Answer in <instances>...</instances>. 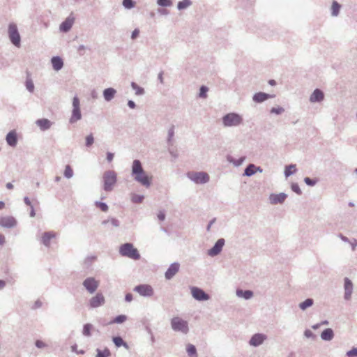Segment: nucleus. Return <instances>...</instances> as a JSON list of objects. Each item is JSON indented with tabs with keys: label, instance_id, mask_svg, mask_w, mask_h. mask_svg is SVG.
<instances>
[{
	"label": "nucleus",
	"instance_id": "nucleus-1",
	"mask_svg": "<svg viewBox=\"0 0 357 357\" xmlns=\"http://www.w3.org/2000/svg\"><path fill=\"white\" fill-rule=\"evenodd\" d=\"M132 174L136 181L145 187H149L151 183L152 176H149L144 170L139 160H135L132 166Z\"/></svg>",
	"mask_w": 357,
	"mask_h": 357
},
{
	"label": "nucleus",
	"instance_id": "nucleus-2",
	"mask_svg": "<svg viewBox=\"0 0 357 357\" xmlns=\"http://www.w3.org/2000/svg\"><path fill=\"white\" fill-rule=\"evenodd\" d=\"M119 252L122 256L127 257L134 260H137L140 258V255L137 249L134 248L133 245L129 243L123 244L120 247Z\"/></svg>",
	"mask_w": 357,
	"mask_h": 357
},
{
	"label": "nucleus",
	"instance_id": "nucleus-3",
	"mask_svg": "<svg viewBox=\"0 0 357 357\" xmlns=\"http://www.w3.org/2000/svg\"><path fill=\"white\" fill-rule=\"evenodd\" d=\"M243 123V117L235 112L225 114V126H238Z\"/></svg>",
	"mask_w": 357,
	"mask_h": 357
},
{
	"label": "nucleus",
	"instance_id": "nucleus-4",
	"mask_svg": "<svg viewBox=\"0 0 357 357\" xmlns=\"http://www.w3.org/2000/svg\"><path fill=\"white\" fill-rule=\"evenodd\" d=\"M172 328L174 331L187 333L188 331V322L180 317H174L171 321Z\"/></svg>",
	"mask_w": 357,
	"mask_h": 357
},
{
	"label": "nucleus",
	"instance_id": "nucleus-5",
	"mask_svg": "<svg viewBox=\"0 0 357 357\" xmlns=\"http://www.w3.org/2000/svg\"><path fill=\"white\" fill-rule=\"evenodd\" d=\"M188 176L190 180L198 184L205 183L209 180L208 174L203 172H190L188 173Z\"/></svg>",
	"mask_w": 357,
	"mask_h": 357
},
{
	"label": "nucleus",
	"instance_id": "nucleus-6",
	"mask_svg": "<svg viewBox=\"0 0 357 357\" xmlns=\"http://www.w3.org/2000/svg\"><path fill=\"white\" fill-rule=\"evenodd\" d=\"M104 188L107 191L112 190V186L116 181V174L114 172H107L105 173L104 176Z\"/></svg>",
	"mask_w": 357,
	"mask_h": 357
},
{
	"label": "nucleus",
	"instance_id": "nucleus-7",
	"mask_svg": "<svg viewBox=\"0 0 357 357\" xmlns=\"http://www.w3.org/2000/svg\"><path fill=\"white\" fill-rule=\"evenodd\" d=\"M8 34L11 42L15 45L19 47L20 44V36L15 24H11L9 25Z\"/></svg>",
	"mask_w": 357,
	"mask_h": 357
},
{
	"label": "nucleus",
	"instance_id": "nucleus-8",
	"mask_svg": "<svg viewBox=\"0 0 357 357\" xmlns=\"http://www.w3.org/2000/svg\"><path fill=\"white\" fill-rule=\"evenodd\" d=\"M267 336L263 333L254 334L249 340V344L255 347H257L263 344L266 340Z\"/></svg>",
	"mask_w": 357,
	"mask_h": 357
},
{
	"label": "nucleus",
	"instance_id": "nucleus-9",
	"mask_svg": "<svg viewBox=\"0 0 357 357\" xmlns=\"http://www.w3.org/2000/svg\"><path fill=\"white\" fill-rule=\"evenodd\" d=\"M134 290L143 296H151L153 294V289L149 284H140L136 286Z\"/></svg>",
	"mask_w": 357,
	"mask_h": 357
},
{
	"label": "nucleus",
	"instance_id": "nucleus-10",
	"mask_svg": "<svg viewBox=\"0 0 357 357\" xmlns=\"http://www.w3.org/2000/svg\"><path fill=\"white\" fill-rule=\"evenodd\" d=\"M287 197V195L284 192L278 194L272 193L269 195V202L271 204L275 205L278 204H283Z\"/></svg>",
	"mask_w": 357,
	"mask_h": 357
},
{
	"label": "nucleus",
	"instance_id": "nucleus-11",
	"mask_svg": "<svg viewBox=\"0 0 357 357\" xmlns=\"http://www.w3.org/2000/svg\"><path fill=\"white\" fill-rule=\"evenodd\" d=\"M274 94H269L265 92H257L252 96V100L255 103H262L266 100L275 98Z\"/></svg>",
	"mask_w": 357,
	"mask_h": 357
},
{
	"label": "nucleus",
	"instance_id": "nucleus-12",
	"mask_svg": "<svg viewBox=\"0 0 357 357\" xmlns=\"http://www.w3.org/2000/svg\"><path fill=\"white\" fill-rule=\"evenodd\" d=\"M344 298L346 301H349L351 298V294L353 293V283L351 280L348 278H344Z\"/></svg>",
	"mask_w": 357,
	"mask_h": 357
},
{
	"label": "nucleus",
	"instance_id": "nucleus-13",
	"mask_svg": "<svg viewBox=\"0 0 357 357\" xmlns=\"http://www.w3.org/2000/svg\"><path fill=\"white\" fill-rule=\"evenodd\" d=\"M83 285L88 290V291L92 294L98 287L99 282L93 278H88L84 281Z\"/></svg>",
	"mask_w": 357,
	"mask_h": 357
},
{
	"label": "nucleus",
	"instance_id": "nucleus-14",
	"mask_svg": "<svg viewBox=\"0 0 357 357\" xmlns=\"http://www.w3.org/2000/svg\"><path fill=\"white\" fill-rule=\"evenodd\" d=\"M17 225V221L13 216H4L0 218V225L6 227H14Z\"/></svg>",
	"mask_w": 357,
	"mask_h": 357
},
{
	"label": "nucleus",
	"instance_id": "nucleus-15",
	"mask_svg": "<svg viewBox=\"0 0 357 357\" xmlns=\"http://www.w3.org/2000/svg\"><path fill=\"white\" fill-rule=\"evenodd\" d=\"M191 293L192 296L198 301H206L208 299V296L203 290L197 287H192Z\"/></svg>",
	"mask_w": 357,
	"mask_h": 357
},
{
	"label": "nucleus",
	"instance_id": "nucleus-16",
	"mask_svg": "<svg viewBox=\"0 0 357 357\" xmlns=\"http://www.w3.org/2000/svg\"><path fill=\"white\" fill-rule=\"evenodd\" d=\"M324 99V92L319 89H316L314 90L310 96V102H321Z\"/></svg>",
	"mask_w": 357,
	"mask_h": 357
},
{
	"label": "nucleus",
	"instance_id": "nucleus-17",
	"mask_svg": "<svg viewBox=\"0 0 357 357\" xmlns=\"http://www.w3.org/2000/svg\"><path fill=\"white\" fill-rule=\"evenodd\" d=\"M105 303V298L102 294H97L90 300V306L91 307H97L102 305Z\"/></svg>",
	"mask_w": 357,
	"mask_h": 357
},
{
	"label": "nucleus",
	"instance_id": "nucleus-18",
	"mask_svg": "<svg viewBox=\"0 0 357 357\" xmlns=\"http://www.w3.org/2000/svg\"><path fill=\"white\" fill-rule=\"evenodd\" d=\"M180 265L178 263H174L170 265L169 268L165 273V278L167 280L173 278L179 271Z\"/></svg>",
	"mask_w": 357,
	"mask_h": 357
},
{
	"label": "nucleus",
	"instance_id": "nucleus-19",
	"mask_svg": "<svg viewBox=\"0 0 357 357\" xmlns=\"http://www.w3.org/2000/svg\"><path fill=\"white\" fill-rule=\"evenodd\" d=\"M74 21L75 18L73 17L70 16L67 17L66 20L60 25V30L63 32L68 31L71 29Z\"/></svg>",
	"mask_w": 357,
	"mask_h": 357
},
{
	"label": "nucleus",
	"instance_id": "nucleus-20",
	"mask_svg": "<svg viewBox=\"0 0 357 357\" xmlns=\"http://www.w3.org/2000/svg\"><path fill=\"white\" fill-rule=\"evenodd\" d=\"M222 246L223 239H219L214 247L208 250V254L212 257L218 255L221 251Z\"/></svg>",
	"mask_w": 357,
	"mask_h": 357
},
{
	"label": "nucleus",
	"instance_id": "nucleus-21",
	"mask_svg": "<svg viewBox=\"0 0 357 357\" xmlns=\"http://www.w3.org/2000/svg\"><path fill=\"white\" fill-rule=\"evenodd\" d=\"M334 337V332L332 328L324 329L321 333V338L324 341H331Z\"/></svg>",
	"mask_w": 357,
	"mask_h": 357
},
{
	"label": "nucleus",
	"instance_id": "nucleus-22",
	"mask_svg": "<svg viewBox=\"0 0 357 357\" xmlns=\"http://www.w3.org/2000/svg\"><path fill=\"white\" fill-rule=\"evenodd\" d=\"M56 237V233L54 231L45 232L42 236V243L45 246H49L50 241Z\"/></svg>",
	"mask_w": 357,
	"mask_h": 357
},
{
	"label": "nucleus",
	"instance_id": "nucleus-23",
	"mask_svg": "<svg viewBox=\"0 0 357 357\" xmlns=\"http://www.w3.org/2000/svg\"><path fill=\"white\" fill-rule=\"evenodd\" d=\"M6 142L11 146H15L17 142V133L15 130L9 132L6 136Z\"/></svg>",
	"mask_w": 357,
	"mask_h": 357
},
{
	"label": "nucleus",
	"instance_id": "nucleus-24",
	"mask_svg": "<svg viewBox=\"0 0 357 357\" xmlns=\"http://www.w3.org/2000/svg\"><path fill=\"white\" fill-rule=\"evenodd\" d=\"M236 295L245 300H249L253 296V292L251 290H243L238 289L236 290Z\"/></svg>",
	"mask_w": 357,
	"mask_h": 357
},
{
	"label": "nucleus",
	"instance_id": "nucleus-25",
	"mask_svg": "<svg viewBox=\"0 0 357 357\" xmlns=\"http://www.w3.org/2000/svg\"><path fill=\"white\" fill-rule=\"evenodd\" d=\"M36 124L43 130H45L50 128L51 126V122L46 119H38L36 121Z\"/></svg>",
	"mask_w": 357,
	"mask_h": 357
},
{
	"label": "nucleus",
	"instance_id": "nucleus-26",
	"mask_svg": "<svg viewBox=\"0 0 357 357\" xmlns=\"http://www.w3.org/2000/svg\"><path fill=\"white\" fill-rule=\"evenodd\" d=\"M227 160L228 162H229L231 163H233V165L235 167H239L245 161V156H242V157H240L238 159L235 160L234 158H233L232 156L228 155L227 156Z\"/></svg>",
	"mask_w": 357,
	"mask_h": 357
},
{
	"label": "nucleus",
	"instance_id": "nucleus-27",
	"mask_svg": "<svg viewBox=\"0 0 357 357\" xmlns=\"http://www.w3.org/2000/svg\"><path fill=\"white\" fill-rule=\"evenodd\" d=\"M341 7V4L336 1H333L331 6V15L333 17L337 16L340 13Z\"/></svg>",
	"mask_w": 357,
	"mask_h": 357
},
{
	"label": "nucleus",
	"instance_id": "nucleus-28",
	"mask_svg": "<svg viewBox=\"0 0 357 357\" xmlns=\"http://www.w3.org/2000/svg\"><path fill=\"white\" fill-rule=\"evenodd\" d=\"M82 117L80 108H73L72 111V116L70 119V123L76 122Z\"/></svg>",
	"mask_w": 357,
	"mask_h": 357
},
{
	"label": "nucleus",
	"instance_id": "nucleus-29",
	"mask_svg": "<svg viewBox=\"0 0 357 357\" xmlns=\"http://www.w3.org/2000/svg\"><path fill=\"white\" fill-rule=\"evenodd\" d=\"M52 63L54 69L56 70H59L63 67V61L58 56L52 59Z\"/></svg>",
	"mask_w": 357,
	"mask_h": 357
},
{
	"label": "nucleus",
	"instance_id": "nucleus-30",
	"mask_svg": "<svg viewBox=\"0 0 357 357\" xmlns=\"http://www.w3.org/2000/svg\"><path fill=\"white\" fill-rule=\"evenodd\" d=\"M115 93L116 90L112 88L106 89L103 92L104 98L107 101L111 100L114 98Z\"/></svg>",
	"mask_w": 357,
	"mask_h": 357
},
{
	"label": "nucleus",
	"instance_id": "nucleus-31",
	"mask_svg": "<svg viewBox=\"0 0 357 357\" xmlns=\"http://www.w3.org/2000/svg\"><path fill=\"white\" fill-rule=\"evenodd\" d=\"M314 304V300L312 298H307L304 301L299 303L298 306L301 310H305L307 308L312 306Z\"/></svg>",
	"mask_w": 357,
	"mask_h": 357
},
{
	"label": "nucleus",
	"instance_id": "nucleus-32",
	"mask_svg": "<svg viewBox=\"0 0 357 357\" xmlns=\"http://www.w3.org/2000/svg\"><path fill=\"white\" fill-rule=\"evenodd\" d=\"M296 171V165L291 164L285 167L284 176L287 178L294 174Z\"/></svg>",
	"mask_w": 357,
	"mask_h": 357
},
{
	"label": "nucleus",
	"instance_id": "nucleus-33",
	"mask_svg": "<svg viewBox=\"0 0 357 357\" xmlns=\"http://www.w3.org/2000/svg\"><path fill=\"white\" fill-rule=\"evenodd\" d=\"M255 165L254 164H249L245 169L244 172L243 174L245 176H252L255 174V170L254 169Z\"/></svg>",
	"mask_w": 357,
	"mask_h": 357
},
{
	"label": "nucleus",
	"instance_id": "nucleus-34",
	"mask_svg": "<svg viewBox=\"0 0 357 357\" xmlns=\"http://www.w3.org/2000/svg\"><path fill=\"white\" fill-rule=\"evenodd\" d=\"M238 1L239 2L240 5L246 9L252 8L255 3V0H238Z\"/></svg>",
	"mask_w": 357,
	"mask_h": 357
},
{
	"label": "nucleus",
	"instance_id": "nucleus-35",
	"mask_svg": "<svg viewBox=\"0 0 357 357\" xmlns=\"http://www.w3.org/2000/svg\"><path fill=\"white\" fill-rule=\"evenodd\" d=\"M187 352L189 356L191 357H197V350L194 345L192 344H188L186 348Z\"/></svg>",
	"mask_w": 357,
	"mask_h": 357
},
{
	"label": "nucleus",
	"instance_id": "nucleus-36",
	"mask_svg": "<svg viewBox=\"0 0 357 357\" xmlns=\"http://www.w3.org/2000/svg\"><path fill=\"white\" fill-rule=\"evenodd\" d=\"M110 355V351L108 349L105 348L103 350L97 349V355L96 357H108Z\"/></svg>",
	"mask_w": 357,
	"mask_h": 357
},
{
	"label": "nucleus",
	"instance_id": "nucleus-37",
	"mask_svg": "<svg viewBox=\"0 0 357 357\" xmlns=\"http://www.w3.org/2000/svg\"><path fill=\"white\" fill-rule=\"evenodd\" d=\"M113 342L115 344V345L118 347L123 345L125 346L126 347H128V345L126 343H125L123 340V339L120 337H114L113 338Z\"/></svg>",
	"mask_w": 357,
	"mask_h": 357
},
{
	"label": "nucleus",
	"instance_id": "nucleus-38",
	"mask_svg": "<svg viewBox=\"0 0 357 357\" xmlns=\"http://www.w3.org/2000/svg\"><path fill=\"white\" fill-rule=\"evenodd\" d=\"M304 182L305 183L306 185L309 186H314L317 183L318 179L311 178L310 177H305Z\"/></svg>",
	"mask_w": 357,
	"mask_h": 357
},
{
	"label": "nucleus",
	"instance_id": "nucleus-39",
	"mask_svg": "<svg viewBox=\"0 0 357 357\" xmlns=\"http://www.w3.org/2000/svg\"><path fill=\"white\" fill-rule=\"evenodd\" d=\"M291 189L293 192H294L298 195H301L302 194V191L297 183H292L291 185Z\"/></svg>",
	"mask_w": 357,
	"mask_h": 357
},
{
	"label": "nucleus",
	"instance_id": "nucleus-40",
	"mask_svg": "<svg viewBox=\"0 0 357 357\" xmlns=\"http://www.w3.org/2000/svg\"><path fill=\"white\" fill-rule=\"evenodd\" d=\"M191 4V1L190 0H183L178 3V9H183L188 7Z\"/></svg>",
	"mask_w": 357,
	"mask_h": 357
},
{
	"label": "nucleus",
	"instance_id": "nucleus-41",
	"mask_svg": "<svg viewBox=\"0 0 357 357\" xmlns=\"http://www.w3.org/2000/svg\"><path fill=\"white\" fill-rule=\"evenodd\" d=\"M131 86L132 89L135 91V93L137 95H142L144 93V89L139 86L136 83L132 82Z\"/></svg>",
	"mask_w": 357,
	"mask_h": 357
},
{
	"label": "nucleus",
	"instance_id": "nucleus-42",
	"mask_svg": "<svg viewBox=\"0 0 357 357\" xmlns=\"http://www.w3.org/2000/svg\"><path fill=\"white\" fill-rule=\"evenodd\" d=\"M73 175V171L70 165H66L64 171V176L66 178H71Z\"/></svg>",
	"mask_w": 357,
	"mask_h": 357
},
{
	"label": "nucleus",
	"instance_id": "nucleus-43",
	"mask_svg": "<svg viewBox=\"0 0 357 357\" xmlns=\"http://www.w3.org/2000/svg\"><path fill=\"white\" fill-rule=\"evenodd\" d=\"M284 112V109L282 107H272L270 112L271 114H281Z\"/></svg>",
	"mask_w": 357,
	"mask_h": 357
},
{
	"label": "nucleus",
	"instance_id": "nucleus-44",
	"mask_svg": "<svg viewBox=\"0 0 357 357\" xmlns=\"http://www.w3.org/2000/svg\"><path fill=\"white\" fill-rule=\"evenodd\" d=\"M92 328V326L89 324H86L84 326L83 328V334L86 336H89L91 335V330Z\"/></svg>",
	"mask_w": 357,
	"mask_h": 357
},
{
	"label": "nucleus",
	"instance_id": "nucleus-45",
	"mask_svg": "<svg viewBox=\"0 0 357 357\" xmlns=\"http://www.w3.org/2000/svg\"><path fill=\"white\" fill-rule=\"evenodd\" d=\"M304 335L307 338H311L313 340L317 338L316 335H314L310 329H305L304 331Z\"/></svg>",
	"mask_w": 357,
	"mask_h": 357
},
{
	"label": "nucleus",
	"instance_id": "nucleus-46",
	"mask_svg": "<svg viewBox=\"0 0 357 357\" xmlns=\"http://www.w3.org/2000/svg\"><path fill=\"white\" fill-rule=\"evenodd\" d=\"M347 357H357V347H353L346 354Z\"/></svg>",
	"mask_w": 357,
	"mask_h": 357
},
{
	"label": "nucleus",
	"instance_id": "nucleus-47",
	"mask_svg": "<svg viewBox=\"0 0 357 357\" xmlns=\"http://www.w3.org/2000/svg\"><path fill=\"white\" fill-rule=\"evenodd\" d=\"M26 87L30 91L33 92L34 89V85L31 79H27L26 81Z\"/></svg>",
	"mask_w": 357,
	"mask_h": 357
},
{
	"label": "nucleus",
	"instance_id": "nucleus-48",
	"mask_svg": "<svg viewBox=\"0 0 357 357\" xmlns=\"http://www.w3.org/2000/svg\"><path fill=\"white\" fill-rule=\"evenodd\" d=\"M126 320V316H125V315H119V316H117L114 319L113 322L114 323H117V324H121V323L124 322Z\"/></svg>",
	"mask_w": 357,
	"mask_h": 357
},
{
	"label": "nucleus",
	"instance_id": "nucleus-49",
	"mask_svg": "<svg viewBox=\"0 0 357 357\" xmlns=\"http://www.w3.org/2000/svg\"><path fill=\"white\" fill-rule=\"evenodd\" d=\"M96 204L102 211L106 212L108 210V206L105 203L97 202Z\"/></svg>",
	"mask_w": 357,
	"mask_h": 357
},
{
	"label": "nucleus",
	"instance_id": "nucleus-50",
	"mask_svg": "<svg viewBox=\"0 0 357 357\" xmlns=\"http://www.w3.org/2000/svg\"><path fill=\"white\" fill-rule=\"evenodd\" d=\"M123 5L126 8H131L134 6V2L132 0H123Z\"/></svg>",
	"mask_w": 357,
	"mask_h": 357
},
{
	"label": "nucleus",
	"instance_id": "nucleus-51",
	"mask_svg": "<svg viewBox=\"0 0 357 357\" xmlns=\"http://www.w3.org/2000/svg\"><path fill=\"white\" fill-rule=\"evenodd\" d=\"M93 141H94V139H93V135L91 134V135H88L86 137V146H91L93 143Z\"/></svg>",
	"mask_w": 357,
	"mask_h": 357
},
{
	"label": "nucleus",
	"instance_id": "nucleus-52",
	"mask_svg": "<svg viewBox=\"0 0 357 357\" xmlns=\"http://www.w3.org/2000/svg\"><path fill=\"white\" fill-rule=\"evenodd\" d=\"M207 91L208 88L206 86H202L200 89L199 97L203 98H206Z\"/></svg>",
	"mask_w": 357,
	"mask_h": 357
},
{
	"label": "nucleus",
	"instance_id": "nucleus-53",
	"mask_svg": "<svg viewBox=\"0 0 357 357\" xmlns=\"http://www.w3.org/2000/svg\"><path fill=\"white\" fill-rule=\"evenodd\" d=\"M158 3L162 6H169L171 5L170 0H158Z\"/></svg>",
	"mask_w": 357,
	"mask_h": 357
},
{
	"label": "nucleus",
	"instance_id": "nucleus-54",
	"mask_svg": "<svg viewBox=\"0 0 357 357\" xmlns=\"http://www.w3.org/2000/svg\"><path fill=\"white\" fill-rule=\"evenodd\" d=\"M73 108H79V100L77 97H74L73 100Z\"/></svg>",
	"mask_w": 357,
	"mask_h": 357
},
{
	"label": "nucleus",
	"instance_id": "nucleus-55",
	"mask_svg": "<svg viewBox=\"0 0 357 357\" xmlns=\"http://www.w3.org/2000/svg\"><path fill=\"white\" fill-rule=\"evenodd\" d=\"M143 198L144 197L142 196L133 195L132 197V200L134 202H141L142 201Z\"/></svg>",
	"mask_w": 357,
	"mask_h": 357
},
{
	"label": "nucleus",
	"instance_id": "nucleus-56",
	"mask_svg": "<svg viewBox=\"0 0 357 357\" xmlns=\"http://www.w3.org/2000/svg\"><path fill=\"white\" fill-rule=\"evenodd\" d=\"M349 243H350L352 250L354 251L357 246V240L354 238L351 241H349Z\"/></svg>",
	"mask_w": 357,
	"mask_h": 357
},
{
	"label": "nucleus",
	"instance_id": "nucleus-57",
	"mask_svg": "<svg viewBox=\"0 0 357 357\" xmlns=\"http://www.w3.org/2000/svg\"><path fill=\"white\" fill-rule=\"evenodd\" d=\"M36 346L38 348H43L45 347H46V344L45 342H43V341H41V340H37L36 342Z\"/></svg>",
	"mask_w": 357,
	"mask_h": 357
},
{
	"label": "nucleus",
	"instance_id": "nucleus-58",
	"mask_svg": "<svg viewBox=\"0 0 357 357\" xmlns=\"http://www.w3.org/2000/svg\"><path fill=\"white\" fill-rule=\"evenodd\" d=\"M337 236H338V237H339V238H340L342 241H344V242H345V243H349V239L347 236H344V235H343L342 234H341V233L338 234Z\"/></svg>",
	"mask_w": 357,
	"mask_h": 357
},
{
	"label": "nucleus",
	"instance_id": "nucleus-59",
	"mask_svg": "<svg viewBox=\"0 0 357 357\" xmlns=\"http://www.w3.org/2000/svg\"><path fill=\"white\" fill-rule=\"evenodd\" d=\"M139 33V31L138 29H135L132 33V38L135 39L136 38Z\"/></svg>",
	"mask_w": 357,
	"mask_h": 357
},
{
	"label": "nucleus",
	"instance_id": "nucleus-60",
	"mask_svg": "<svg viewBox=\"0 0 357 357\" xmlns=\"http://www.w3.org/2000/svg\"><path fill=\"white\" fill-rule=\"evenodd\" d=\"M125 299L127 302H130L132 300V295L130 293L127 294Z\"/></svg>",
	"mask_w": 357,
	"mask_h": 357
},
{
	"label": "nucleus",
	"instance_id": "nucleus-61",
	"mask_svg": "<svg viewBox=\"0 0 357 357\" xmlns=\"http://www.w3.org/2000/svg\"><path fill=\"white\" fill-rule=\"evenodd\" d=\"M158 218H159L160 220H164L165 218V215L164 213L162 212H160L158 215Z\"/></svg>",
	"mask_w": 357,
	"mask_h": 357
},
{
	"label": "nucleus",
	"instance_id": "nucleus-62",
	"mask_svg": "<svg viewBox=\"0 0 357 357\" xmlns=\"http://www.w3.org/2000/svg\"><path fill=\"white\" fill-rule=\"evenodd\" d=\"M113 158H114V154L113 153H107V160L109 162H111L113 160Z\"/></svg>",
	"mask_w": 357,
	"mask_h": 357
},
{
	"label": "nucleus",
	"instance_id": "nucleus-63",
	"mask_svg": "<svg viewBox=\"0 0 357 357\" xmlns=\"http://www.w3.org/2000/svg\"><path fill=\"white\" fill-rule=\"evenodd\" d=\"M128 105L132 109H134L135 107V104L132 100H129L128 102Z\"/></svg>",
	"mask_w": 357,
	"mask_h": 357
},
{
	"label": "nucleus",
	"instance_id": "nucleus-64",
	"mask_svg": "<svg viewBox=\"0 0 357 357\" xmlns=\"http://www.w3.org/2000/svg\"><path fill=\"white\" fill-rule=\"evenodd\" d=\"M254 169L255 170V173L256 172H260L261 173L263 172V169L260 167H257L255 165V168Z\"/></svg>",
	"mask_w": 357,
	"mask_h": 357
}]
</instances>
